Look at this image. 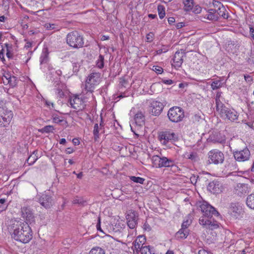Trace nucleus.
I'll list each match as a JSON object with an SVG mask.
<instances>
[{"instance_id":"1","label":"nucleus","mask_w":254,"mask_h":254,"mask_svg":"<svg viewBox=\"0 0 254 254\" xmlns=\"http://www.w3.org/2000/svg\"><path fill=\"white\" fill-rule=\"evenodd\" d=\"M10 231L12 238L22 243H28L32 238V231L27 223L15 221L11 224Z\"/></svg>"},{"instance_id":"2","label":"nucleus","mask_w":254,"mask_h":254,"mask_svg":"<svg viewBox=\"0 0 254 254\" xmlns=\"http://www.w3.org/2000/svg\"><path fill=\"white\" fill-rule=\"evenodd\" d=\"M200 210L203 213V216L199 219V223L204 228L209 230H214L219 227L217 221L211 219L213 215L218 216L219 213L214 207L206 202H203L199 206Z\"/></svg>"},{"instance_id":"3","label":"nucleus","mask_w":254,"mask_h":254,"mask_svg":"<svg viewBox=\"0 0 254 254\" xmlns=\"http://www.w3.org/2000/svg\"><path fill=\"white\" fill-rule=\"evenodd\" d=\"M67 44L74 49H79L83 47L84 38L79 32L73 31L67 34L66 38Z\"/></svg>"},{"instance_id":"4","label":"nucleus","mask_w":254,"mask_h":254,"mask_svg":"<svg viewBox=\"0 0 254 254\" xmlns=\"http://www.w3.org/2000/svg\"><path fill=\"white\" fill-rule=\"evenodd\" d=\"M153 166L157 168L176 167L174 160L165 156L153 155L151 158Z\"/></svg>"},{"instance_id":"5","label":"nucleus","mask_w":254,"mask_h":254,"mask_svg":"<svg viewBox=\"0 0 254 254\" xmlns=\"http://www.w3.org/2000/svg\"><path fill=\"white\" fill-rule=\"evenodd\" d=\"M216 110L220 117L225 121L233 122L238 118V114L236 111L227 107L225 105L219 108H216Z\"/></svg>"},{"instance_id":"6","label":"nucleus","mask_w":254,"mask_h":254,"mask_svg":"<svg viewBox=\"0 0 254 254\" xmlns=\"http://www.w3.org/2000/svg\"><path fill=\"white\" fill-rule=\"evenodd\" d=\"M145 116L141 111H138L134 116L133 122L130 125L131 131L137 136L145 125Z\"/></svg>"},{"instance_id":"7","label":"nucleus","mask_w":254,"mask_h":254,"mask_svg":"<svg viewBox=\"0 0 254 254\" xmlns=\"http://www.w3.org/2000/svg\"><path fill=\"white\" fill-rule=\"evenodd\" d=\"M101 81V73L99 72H92L87 77L85 87L86 93H92L95 87L99 84Z\"/></svg>"},{"instance_id":"8","label":"nucleus","mask_w":254,"mask_h":254,"mask_svg":"<svg viewBox=\"0 0 254 254\" xmlns=\"http://www.w3.org/2000/svg\"><path fill=\"white\" fill-rule=\"evenodd\" d=\"M167 117L172 123H179L182 121L185 117L184 111L180 107H173L169 109Z\"/></svg>"},{"instance_id":"9","label":"nucleus","mask_w":254,"mask_h":254,"mask_svg":"<svg viewBox=\"0 0 254 254\" xmlns=\"http://www.w3.org/2000/svg\"><path fill=\"white\" fill-rule=\"evenodd\" d=\"M230 150L232 153L236 161L238 162H244L250 160L251 154V152L247 146H245L243 149L240 150H232L230 146Z\"/></svg>"},{"instance_id":"10","label":"nucleus","mask_w":254,"mask_h":254,"mask_svg":"<svg viewBox=\"0 0 254 254\" xmlns=\"http://www.w3.org/2000/svg\"><path fill=\"white\" fill-rule=\"evenodd\" d=\"M53 196L54 194L48 190L40 194L37 195L36 198H37V201L42 206L46 209H48L51 208L54 203Z\"/></svg>"},{"instance_id":"11","label":"nucleus","mask_w":254,"mask_h":254,"mask_svg":"<svg viewBox=\"0 0 254 254\" xmlns=\"http://www.w3.org/2000/svg\"><path fill=\"white\" fill-rule=\"evenodd\" d=\"M208 164H213L214 165L221 164L223 163L225 156L224 153L218 149H212L208 153Z\"/></svg>"},{"instance_id":"12","label":"nucleus","mask_w":254,"mask_h":254,"mask_svg":"<svg viewBox=\"0 0 254 254\" xmlns=\"http://www.w3.org/2000/svg\"><path fill=\"white\" fill-rule=\"evenodd\" d=\"M158 137L164 145H166L170 142H173L178 140V135L172 130H166L160 132Z\"/></svg>"},{"instance_id":"13","label":"nucleus","mask_w":254,"mask_h":254,"mask_svg":"<svg viewBox=\"0 0 254 254\" xmlns=\"http://www.w3.org/2000/svg\"><path fill=\"white\" fill-rule=\"evenodd\" d=\"M69 102L72 108L78 111H82L86 106L84 98L79 97L78 95L73 96L69 99Z\"/></svg>"},{"instance_id":"14","label":"nucleus","mask_w":254,"mask_h":254,"mask_svg":"<svg viewBox=\"0 0 254 254\" xmlns=\"http://www.w3.org/2000/svg\"><path fill=\"white\" fill-rule=\"evenodd\" d=\"M138 215L136 211L130 209L127 211L126 219L127 226L130 229H134L137 225Z\"/></svg>"},{"instance_id":"15","label":"nucleus","mask_w":254,"mask_h":254,"mask_svg":"<svg viewBox=\"0 0 254 254\" xmlns=\"http://www.w3.org/2000/svg\"><path fill=\"white\" fill-rule=\"evenodd\" d=\"M13 117V113L11 111L7 109H2V112L0 115V126L5 127L9 125Z\"/></svg>"},{"instance_id":"16","label":"nucleus","mask_w":254,"mask_h":254,"mask_svg":"<svg viewBox=\"0 0 254 254\" xmlns=\"http://www.w3.org/2000/svg\"><path fill=\"white\" fill-rule=\"evenodd\" d=\"M22 217L25 219V223L31 224L35 221L33 213L29 207H23L21 209Z\"/></svg>"},{"instance_id":"17","label":"nucleus","mask_w":254,"mask_h":254,"mask_svg":"<svg viewBox=\"0 0 254 254\" xmlns=\"http://www.w3.org/2000/svg\"><path fill=\"white\" fill-rule=\"evenodd\" d=\"M164 105L161 102L152 101L150 103V111L152 115L158 116L162 112Z\"/></svg>"},{"instance_id":"18","label":"nucleus","mask_w":254,"mask_h":254,"mask_svg":"<svg viewBox=\"0 0 254 254\" xmlns=\"http://www.w3.org/2000/svg\"><path fill=\"white\" fill-rule=\"evenodd\" d=\"M207 190L213 194H219L222 191L223 186L220 182L214 180L209 183Z\"/></svg>"},{"instance_id":"19","label":"nucleus","mask_w":254,"mask_h":254,"mask_svg":"<svg viewBox=\"0 0 254 254\" xmlns=\"http://www.w3.org/2000/svg\"><path fill=\"white\" fill-rule=\"evenodd\" d=\"M186 56V53L183 49L177 51L174 56L173 62L174 66L176 67H180L181 66L183 63V58Z\"/></svg>"},{"instance_id":"20","label":"nucleus","mask_w":254,"mask_h":254,"mask_svg":"<svg viewBox=\"0 0 254 254\" xmlns=\"http://www.w3.org/2000/svg\"><path fill=\"white\" fill-rule=\"evenodd\" d=\"M229 212L235 218H237L242 211V207L238 202H232L229 206Z\"/></svg>"},{"instance_id":"21","label":"nucleus","mask_w":254,"mask_h":254,"mask_svg":"<svg viewBox=\"0 0 254 254\" xmlns=\"http://www.w3.org/2000/svg\"><path fill=\"white\" fill-rule=\"evenodd\" d=\"M209 141L213 143L223 144L226 142V136L220 132H214L209 136Z\"/></svg>"},{"instance_id":"22","label":"nucleus","mask_w":254,"mask_h":254,"mask_svg":"<svg viewBox=\"0 0 254 254\" xmlns=\"http://www.w3.org/2000/svg\"><path fill=\"white\" fill-rule=\"evenodd\" d=\"M235 192L240 196L246 194L249 192L248 185L246 184H238L235 188Z\"/></svg>"},{"instance_id":"23","label":"nucleus","mask_w":254,"mask_h":254,"mask_svg":"<svg viewBox=\"0 0 254 254\" xmlns=\"http://www.w3.org/2000/svg\"><path fill=\"white\" fill-rule=\"evenodd\" d=\"M145 241L146 239L145 237L139 236L133 243L134 247L133 251H135L138 253L139 252V249L143 246Z\"/></svg>"},{"instance_id":"24","label":"nucleus","mask_w":254,"mask_h":254,"mask_svg":"<svg viewBox=\"0 0 254 254\" xmlns=\"http://www.w3.org/2000/svg\"><path fill=\"white\" fill-rule=\"evenodd\" d=\"M204 18L211 21H217L219 19L218 14H216V9H209L207 11V13L204 15Z\"/></svg>"},{"instance_id":"25","label":"nucleus","mask_w":254,"mask_h":254,"mask_svg":"<svg viewBox=\"0 0 254 254\" xmlns=\"http://www.w3.org/2000/svg\"><path fill=\"white\" fill-rule=\"evenodd\" d=\"M223 77H219V79L215 80L211 83V88L213 90L218 89L223 86V84L225 83L226 81L223 82Z\"/></svg>"},{"instance_id":"26","label":"nucleus","mask_w":254,"mask_h":254,"mask_svg":"<svg viewBox=\"0 0 254 254\" xmlns=\"http://www.w3.org/2000/svg\"><path fill=\"white\" fill-rule=\"evenodd\" d=\"M189 230L181 228L176 234V237L178 239H185L189 235Z\"/></svg>"},{"instance_id":"27","label":"nucleus","mask_w":254,"mask_h":254,"mask_svg":"<svg viewBox=\"0 0 254 254\" xmlns=\"http://www.w3.org/2000/svg\"><path fill=\"white\" fill-rule=\"evenodd\" d=\"M49 52L47 48L43 49L41 57L40 64H46L49 61Z\"/></svg>"},{"instance_id":"28","label":"nucleus","mask_w":254,"mask_h":254,"mask_svg":"<svg viewBox=\"0 0 254 254\" xmlns=\"http://www.w3.org/2000/svg\"><path fill=\"white\" fill-rule=\"evenodd\" d=\"M226 9L224 5L221 6V8L219 9H216V14L218 16L223 18L224 19H227L229 17L228 13H226Z\"/></svg>"},{"instance_id":"29","label":"nucleus","mask_w":254,"mask_h":254,"mask_svg":"<svg viewBox=\"0 0 254 254\" xmlns=\"http://www.w3.org/2000/svg\"><path fill=\"white\" fill-rule=\"evenodd\" d=\"M6 50V55L8 59H12L14 54V47L12 44L5 43L4 44Z\"/></svg>"},{"instance_id":"30","label":"nucleus","mask_w":254,"mask_h":254,"mask_svg":"<svg viewBox=\"0 0 254 254\" xmlns=\"http://www.w3.org/2000/svg\"><path fill=\"white\" fill-rule=\"evenodd\" d=\"M246 203L249 208L254 210V193H251L248 195Z\"/></svg>"},{"instance_id":"31","label":"nucleus","mask_w":254,"mask_h":254,"mask_svg":"<svg viewBox=\"0 0 254 254\" xmlns=\"http://www.w3.org/2000/svg\"><path fill=\"white\" fill-rule=\"evenodd\" d=\"M184 10L189 11L192 9L193 7V0H184Z\"/></svg>"},{"instance_id":"32","label":"nucleus","mask_w":254,"mask_h":254,"mask_svg":"<svg viewBox=\"0 0 254 254\" xmlns=\"http://www.w3.org/2000/svg\"><path fill=\"white\" fill-rule=\"evenodd\" d=\"M141 254H154L152 248L150 246H143L139 249Z\"/></svg>"},{"instance_id":"33","label":"nucleus","mask_w":254,"mask_h":254,"mask_svg":"<svg viewBox=\"0 0 254 254\" xmlns=\"http://www.w3.org/2000/svg\"><path fill=\"white\" fill-rule=\"evenodd\" d=\"M37 152L36 151H33L28 159H27V162L29 165H33L38 159V157L36 156Z\"/></svg>"},{"instance_id":"34","label":"nucleus","mask_w":254,"mask_h":254,"mask_svg":"<svg viewBox=\"0 0 254 254\" xmlns=\"http://www.w3.org/2000/svg\"><path fill=\"white\" fill-rule=\"evenodd\" d=\"M101 129V127H99L98 124H95L94 126V129L93 131L94 135V140L96 141H98L99 138V130Z\"/></svg>"},{"instance_id":"35","label":"nucleus","mask_w":254,"mask_h":254,"mask_svg":"<svg viewBox=\"0 0 254 254\" xmlns=\"http://www.w3.org/2000/svg\"><path fill=\"white\" fill-rule=\"evenodd\" d=\"M52 119L53 122L56 124H61L63 122L66 123V122L64 120L63 117L60 118L56 114H53L52 115Z\"/></svg>"},{"instance_id":"36","label":"nucleus","mask_w":254,"mask_h":254,"mask_svg":"<svg viewBox=\"0 0 254 254\" xmlns=\"http://www.w3.org/2000/svg\"><path fill=\"white\" fill-rule=\"evenodd\" d=\"M96 65L99 68L102 69L104 65V57L103 55H100L98 59L96 62Z\"/></svg>"},{"instance_id":"37","label":"nucleus","mask_w":254,"mask_h":254,"mask_svg":"<svg viewBox=\"0 0 254 254\" xmlns=\"http://www.w3.org/2000/svg\"><path fill=\"white\" fill-rule=\"evenodd\" d=\"M89 254H105V251L98 247L93 248Z\"/></svg>"},{"instance_id":"38","label":"nucleus","mask_w":254,"mask_h":254,"mask_svg":"<svg viewBox=\"0 0 254 254\" xmlns=\"http://www.w3.org/2000/svg\"><path fill=\"white\" fill-rule=\"evenodd\" d=\"M221 92H217L215 97L216 108H219L221 106H223L224 104L220 101V98L221 96Z\"/></svg>"},{"instance_id":"39","label":"nucleus","mask_w":254,"mask_h":254,"mask_svg":"<svg viewBox=\"0 0 254 254\" xmlns=\"http://www.w3.org/2000/svg\"><path fill=\"white\" fill-rule=\"evenodd\" d=\"M165 7L163 5H158L157 7V10L158 12V15L160 19H163L165 16Z\"/></svg>"},{"instance_id":"40","label":"nucleus","mask_w":254,"mask_h":254,"mask_svg":"<svg viewBox=\"0 0 254 254\" xmlns=\"http://www.w3.org/2000/svg\"><path fill=\"white\" fill-rule=\"evenodd\" d=\"M129 179L131 181H133V182L139 183L140 184H143L145 181V179L144 178L139 177L130 176Z\"/></svg>"},{"instance_id":"41","label":"nucleus","mask_w":254,"mask_h":254,"mask_svg":"<svg viewBox=\"0 0 254 254\" xmlns=\"http://www.w3.org/2000/svg\"><path fill=\"white\" fill-rule=\"evenodd\" d=\"M86 202L82 198L78 197H75L72 201V203L74 204H78L79 205H84Z\"/></svg>"},{"instance_id":"42","label":"nucleus","mask_w":254,"mask_h":254,"mask_svg":"<svg viewBox=\"0 0 254 254\" xmlns=\"http://www.w3.org/2000/svg\"><path fill=\"white\" fill-rule=\"evenodd\" d=\"M54 129V127L53 126L49 125L43 127L41 129V131L43 132L49 133L53 132Z\"/></svg>"},{"instance_id":"43","label":"nucleus","mask_w":254,"mask_h":254,"mask_svg":"<svg viewBox=\"0 0 254 254\" xmlns=\"http://www.w3.org/2000/svg\"><path fill=\"white\" fill-rule=\"evenodd\" d=\"M16 78L14 76H12L10 79L7 81V84H9L11 87H14L16 85Z\"/></svg>"},{"instance_id":"44","label":"nucleus","mask_w":254,"mask_h":254,"mask_svg":"<svg viewBox=\"0 0 254 254\" xmlns=\"http://www.w3.org/2000/svg\"><path fill=\"white\" fill-rule=\"evenodd\" d=\"M168 50V47L167 46H162V48L161 49H159L157 50L156 51L157 55H161L163 53H166Z\"/></svg>"},{"instance_id":"45","label":"nucleus","mask_w":254,"mask_h":254,"mask_svg":"<svg viewBox=\"0 0 254 254\" xmlns=\"http://www.w3.org/2000/svg\"><path fill=\"white\" fill-rule=\"evenodd\" d=\"M154 37V34L153 32H149L146 36V41L151 43L153 41Z\"/></svg>"},{"instance_id":"46","label":"nucleus","mask_w":254,"mask_h":254,"mask_svg":"<svg viewBox=\"0 0 254 254\" xmlns=\"http://www.w3.org/2000/svg\"><path fill=\"white\" fill-rule=\"evenodd\" d=\"M125 227L124 225L122 223H116L114 228L115 232L120 231Z\"/></svg>"},{"instance_id":"47","label":"nucleus","mask_w":254,"mask_h":254,"mask_svg":"<svg viewBox=\"0 0 254 254\" xmlns=\"http://www.w3.org/2000/svg\"><path fill=\"white\" fill-rule=\"evenodd\" d=\"M244 79H245V81L247 83H248L249 84H252L253 82L254 79H253V76H252L249 74H244Z\"/></svg>"},{"instance_id":"48","label":"nucleus","mask_w":254,"mask_h":254,"mask_svg":"<svg viewBox=\"0 0 254 254\" xmlns=\"http://www.w3.org/2000/svg\"><path fill=\"white\" fill-rule=\"evenodd\" d=\"M212 4L213 6L215 7V9H219L221 8V6H223V4L221 3L220 1L217 0H213Z\"/></svg>"},{"instance_id":"49","label":"nucleus","mask_w":254,"mask_h":254,"mask_svg":"<svg viewBox=\"0 0 254 254\" xmlns=\"http://www.w3.org/2000/svg\"><path fill=\"white\" fill-rule=\"evenodd\" d=\"M153 70H154L157 74H161L163 72V69L157 65H154L153 66Z\"/></svg>"},{"instance_id":"50","label":"nucleus","mask_w":254,"mask_h":254,"mask_svg":"<svg viewBox=\"0 0 254 254\" xmlns=\"http://www.w3.org/2000/svg\"><path fill=\"white\" fill-rule=\"evenodd\" d=\"M191 222L188 220L184 221L181 225V228H184L186 230H189L188 227L190 225Z\"/></svg>"},{"instance_id":"51","label":"nucleus","mask_w":254,"mask_h":254,"mask_svg":"<svg viewBox=\"0 0 254 254\" xmlns=\"http://www.w3.org/2000/svg\"><path fill=\"white\" fill-rule=\"evenodd\" d=\"M197 157L196 153L191 152L190 154L187 155V158L192 161H195Z\"/></svg>"},{"instance_id":"52","label":"nucleus","mask_w":254,"mask_h":254,"mask_svg":"<svg viewBox=\"0 0 254 254\" xmlns=\"http://www.w3.org/2000/svg\"><path fill=\"white\" fill-rule=\"evenodd\" d=\"M12 77L10 74L8 73H5L3 76L2 80H3V82H7V81L9 80V79Z\"/></svg>"},{"instance_id":"53","label":"nucleus","mask_w":254,"mask_h":254,"mask_svg":"<svg viewBox=\"0 0 254 254\" xmlns=\"http://www.w3.org/2000/svg\"><path fill=\"white\" fill-rule=\"evenodd\" d=\"M56 92L60 98H62L64 96V93L61 88H58L56 89Z\"/></svg>"},{"instance_id":"54","label":"nucleus","mask_w":254,"mask_h":254,"mask_svg":"<svg viewBox=\"0 0 254 254\" xmlns=\"http://www.w3.org/2000/svg\"><path fill=\"white\" fill-rule=\"evenodd\" d=\"M162 82L167 85H171L173 83L174 81L171 79H162Z\"/></svg>"},{"instance_id":"55","label":"nucleus","mask_w":254,"mask_h":254,"mask_svg":"<svg viewBox=\"0 0 254 254\" xmlns=\"http://www.w3.org/2000/svg\"><path fill=\"white\" fill-rule=\"evenodd\" d=\"M46 27L48 30H53L56 28L55 24H46Z\"/></svg>"},{"instance_id":"56","label":"nucleus","mask_w":254,"mask_h":254,"mask_svg":"<svg viewBox=\"0 0 254 254\" xmlns=\"http://www.w3.org/2000/svg\"><path fill=\"white\" fill-rule=\"evenodd\" d=\"M1 47H2V46H1ZM4 50L3 48H2L1 50L0 51V58L1 59L2 62L5 61L4 58Z\"/></svg>"},{"instance_id":"57","label":"nucleus","mask_w":254,"mask_h":254,"mask_svg":"<svg viewBox=\"0 0 254 254\" xmlns=\"http://www.w3.org/2000/svg\"><path fill=\"white\" fill-rule=\"evenodd\" d=\"M98 223L96 225V227H97V229L98 230V231H100V232H103V231H102V230L101 229V225H100V218H98Z\"/></svg>"},{"instance_id":"58","label":"nucleus","mask_w":254,"mask_h":254,"mask_svg":"<svg viewBox=\"0 0 254 254\" xmlns=\"http://www.w3.org/2000/svg\"><path fill=\"white\" fill-rule=\"evenodd\" d=\"M7 204H0V212H2L5 210L7 207Z\"/></svg>"},{"instance_id":"59","label":"nucleus","mask_w":254,"mask_h":254,"mask_svg":"<svg viewBox=\"0 0 254 254\" xmlns=\"http://www.w3.org/2000/svg\"><path fill=\"white\" fill-rule=\"evenodd\" d=\"M250 33L252 38L254 39V27L253 26L250 27Z\"/></svg>"},{"instance_id":"60","label":"nucleus","mask_w":254,"mask_h":254,"mask_svg":"<svg viewBox=\"0 0 254 254\" xmlns=\"http://www.w3.org/2000/svg\"><path fill=\"white\" fill-rule=\"evenodd\" d=\"M168 23H169V24L172 25L175 23V19L174 17H170L168 18Z\"/></svg>"},{"instance_id":"61","label":"nucleus","mask_w":254,"mask_h":254,"mask_svg":"<svg viewBox=\"0 0 254 254\" xmlns=\"http://www.w3.org/2000/svg\"><path fill=\"white\" fill-rule=\"evenodd\" d=\"M74 151V150L71 147H68L65 150V152L68 154L73 153Z\"/></svg>"},{"instance_id":"62","label":"nucleus","mask_w":254,"mask_h":254,"mask_svg":"<svg viewBox=\"0 0 254 254\" xmlns=\"http://www.w3.org/2000/svg\"><path fill=\"white\" fill-rule=\"evenodd\" d=\"M184 26H185V24L184 23L179 22L176 24V27L177 28V29H180V28L183 27Z\"/></svg>"},{"instance_id":"63","label":"nucleus","mask_w":254,"mask_h":254,"mask_svg":"<svg viewBox=\"0 0 254 254\" xmlns=\"http://www.w3.org/2000/svg\"><path fill=\"white\" fill-rule=\"evenodd\" d=\"M72 143L74 145H78L80 143L79 140L77 138H73L72 139Z\"/></svg>"},{"instance_id":"64","label":"nucleus","mask_w":254,"mask_h":254,"mask_svg":"<svg viewBox=\"0 0 254 254\" xmlns=\"http://www.w3.org/2000/svg\"><path fill=\"white\" fill-rule=\"evenodd\" d=\"M144 229L148 231L151 230V227L148 224L145 223L144 224Z\"/></svg>"}]
</instances>
